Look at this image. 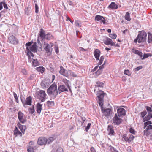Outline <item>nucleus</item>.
Wrapping results in <instances>:
<instances>
[{
  "label": "nucleus",
  "mask_w": 152,
  "mask_h": 152,
  "mask_svg": "<svg viewBox=\"0 0 152 152\" xmlns=\"http://www.w3.org/2000/svg\"><path fill=\"white\" fill-rule=\"evenodd\" d=\"M37 50V43L34 42L30 47H27L26 48L25 52L26 53L27 55L28 56L30 60V57H31V56L33 58L34 57V55L31 52H36Z\"/></svg>",
  "instance_id": "nucleus-1"
},
{
  "label": "nucleus",
  "mask_w": 152,
  "mask_h": 152,
  "mask_svg": "<svg viewBox=\"0 0 152 152\" xmlns=\"http://www.w3.org/2000/svg\"><path fill=\"white\" fill-rule=\"evenodd\" d=\"M47 92L48 95L54 98L58 95L57 86L55 84H52L47 89Z\"/></svg>",
  "instance_id": "nucleus-2"
},
{
  "label": "nucleus",
  "mask_w": 152,
  "mask_h": 152,
  "mask_svg": "<svg viewBox=\"0 0 152 152\" xmlns=\"http://www.w3.org/2000/svg\"><path fill=\"white\" fill-rule=\"evenodd\" d=\"M147 34L144 31H142L139 32L137 37L134 40L135 43H137L138 42L140 43L145 42L146 40Z\"/></svg>",
  "instance_id": "nucleus-3"
},
{
  "label": "nucleus",
  "mask_w": 152,
  "mask_h": 152,
  "mask_svg": "<svg viewBox=\"0 0 152 152\" xmlns=\"http://www.w3.org/2000/svg\"><path fill=\"white\" fill-rule=\"evenodd\" d=\"M53 45V43H50L48 44L47 43H45L44 45V50L48 56L51 55L53 50L52 47Z\"/></svg>",
  "instance_id": "nucleus-4"
},
{
  "label": "nucleus",
  "mask_w": 152,
  "mask_h": 152,
  "mask_svg": "<svg viewBox=\"0 0 152 152\" xmlns=\"http://www.w3.org/2000/svg\"><path fill=\"white\" fill-rule=\"evenodd\" d=\"M21 101L24 106L25 107V105H31L32 103V98L31 96H29L26 98L25 102H24L22 99L21 98Z\"/></svg>",
  "instance_id": "nucleus-5"
},
{
  "label": "nucleus",
  "mask_w": 152,
  "mask_h": 152,
  "mask_svg": "<svg viewBox=\"0 0 152 152\" xmlns=\"http://www.w3.org/2000/svg\"><path fill=\"white\" fill-rule=\"evenodd\" d=\"M18 118L20 121L23 124L26 121V119L24 117V114L21 111L18 112Z\"/></svg>",
  "instance_id": "nucleus-6"
},
{
  "label": "nucleus",
  "mask_w": 152,
  "mask_h": 152,
  "mask_svg": "<svg viewBox=\"0 0 152 152\" xmlns=\"http://www.w3.org/2000/svg\"><path fill=\"white\" fill-rule=\"evenodd\" d=\"M105 93L103 92L98 96L99 99L98 103L100 106H102L103 104V98Z\"/></svg>",
  "instance_id": "nucleus-7"
},
{
  "label": "nucleus",
  "mask_w": 152,
  "mask_h": 152,
  "mask_svg": "<svg viewBox=\"0 0 152 152\" xmlns=\"http://www.w3.org/2000/svg\"><path fill=\"white\" fill-rule=\"evenodd\" d=\"M37 143L38 144L41 145H45L47 143V139L45 137H40L38 139Z\"/></svg>",
  "instance_id": "nucleus-8"
},
{
  "label": "nucleus",
  "mask_w": 152,
  "mask_h": 152,
  "mask_svg": "<svg viewBox=\"0 0 152 152\" xmlns=\"http://www.w3.org/2000/svg\"><path fill=\"white\" fill-rule=\"evenodd\" d=\"M95 20L96 21L102 22L104 24L105 23V20L104 17L100 15H96L95 17Z\"/></svg>",
  "instance_id": "nucleus-9"
},
{
  "label": "nucleus",
  "mask_w": 152,
  "mask_h": 152,
  "mask_svg": "<svg viewBox=\"0 0 152 152\" xmlns=\"http://www.w3.org/2000/svg\"><path fill=\"white\" fill-rule=\"evenodd\" d=\"M101 110L104 115L105 116H108L110 115L111 110L109 108L104 109L102 106H100Z\"/></svg>",
  "instance_id": "nucleus-10"
},
{
  "label": "nucleus",
  "mask_w": 152,
  "mask_h": 152,
  "mask_svg": "<svg viewBox=\"0 0 152 152\" xmlns=\"http://www.w3.org/2000/svg\"><path fill=\"white\" fill-rule=\"evenodd\" d=\"M68 70H65L62 66H61L60 67V69L59 71L60 74L67 77L68 76Z\"/></svg>",
  "instance_id": "nucleus-11"
},
{
  "label": "nucleus",
  "mask_w": 152,
  "mask_h": 152,
  "mask_svg": "<svg viewBox=\"0 0 152 152\" xmlns=\"http://www.w3.org/2000/svg\"><path fill=\"white\" fill-rule=\"evenodd\" d=\"M113 121L114 124L118 125L122 122V120L119 118L117 115V114H116L115 116L113 118Z\"/></svg>",
  "instance_id": "nucleus-12"
},
{
  "label": "nucleus",
  "mask_w": 152,
  "mask_h": 152,
  "mask_svg": "<svg viewBox=\"0 0 152 152\" xmlns=\"http://www.w3.org/2000/svg\"><path fill=\"white\" fill-rule=\"evenodd\" d=\"M8 39L10 43L15 44L18 43V42L14 36L11 35L8 37Z\"/></svg>",
  "instance_id": "nucleus-13"
},
{
  "label": "nucleus",
  "mask_w": 152,
  "mask_h": 152,
  "mask_svg": "<svg viewBox=\"0 0 152 152\" xmlns=\"http://www.w3.org/2000/svg\"><path fill=\"white\" fill-rule=\"evenodd\" d=\"M67 88L64 85H60L58 87V89L59 93L64 91H68Z\"/></svg>",
  "instance_id": "nucleus-14"
},
{
  "label": "nucleus",
  "mask_w": 152,
  "mask_h": 152,
  "mask_svg": "<svg viewBox=\"0 0 152 152\" xmlns=\"http://www.w3.org/2000/svg\"><path fill=\"white\" fill-rule=\"evenodd\" d=\"M104 42L105 45H110L111 46H112L113 45H114V44L112 40L111 39L107 37L104 41Z\"/></svg>",
  "instance_id": "nucleus-15"
},
{
  "label": "nucleus",
  "mask_w": 152,
  "mask_h": 152,
  "mask_svg": "<svg viewBox=\"0 0 152 152\" xmlns=\"http://www.w3.org/2000/svg\"><path fill=\"white\" fill-rule=\"evenodd\" d=\"M32 57L31 56V57H30V60L29 59V61H32V66L34 67H35L39 65V63L37 59H33V58L31 59V57ZM28 59L29 58H28Z\"/></svg>",
  "instance_id": "nucleus-16"
},
{
  "label": "nucleus",
  "mask_w": 152,
  "mask_h": 152,
  "mask_svg": "<svg viewBox=\"0 0 152 152\" xmlns=\"http://www.w3.org/2000/svg\"><path fill=\"white\" fill-rule=\"evenodd\" d=\"M117 112L118 115L119 116L123 115H125L126 113L125 110L122 108L118 109L117 110Z\"/></svg>",
  "instance_id": "nucleus-17"
},
{
  "label": "nucleus",
  "mask_w": 152,
  "mask_h": 152,
  "mask_svg": "<svg viewBox=\"0 0 152 152\" xmlns=\"http://www.w3.org/2000/svg\"><path fill=\"white\" fill-rule=\"evenodd\" d=\"M118 6L114 2H112L111 4L109 5L108 8L111 9H116L118 8Z\"/></svg>",
  "instance_id": "nucleus-18"
},
{
  "label": "nucleus",
  "mask_w": 152,
  "mask_h": 152,
  "mask_svg": "<svg viewBox=\"0 0 152 152\" xmlns=\"http://www.w3.org/2000/svg\"><path fill=\"white\" fill-rule=\"evenodd\" d=\"M100 52V50L98 49H96L94 52V56L97 60H99Z\"/></svg>",
  "instance_id": "nucleus-19"
},
{
  "label": "nucleus",
  "mask_w": 152,
  "mask_h": 152,
  "mask_svg": "<svg viewBox=\"0 0 152 152\" xmlns=\"http://www.w3.org/2000/svg\"><path fill=\"white\" fill-rule=\"evenodd\" d=\"M107 130L109 134H110L111 135H114V131L113 129V127L112 126H108Z\"/></svg>",
  "instance_id": "nucleus-20"
},
{
  "label": "nucleus",
  "mask_w": 152,
  "mask_h": 152,
  "mask_svg": "<svg viewBox=\"0 0 152 152\" xmlns=\"http://www.w3.org/2000/svg\"><path fill=\"white\" fill-rule=\"evenodd\" d=\"M132 52L138 55L140 58L142 57V53L139 51L136 50L134 49H132Z\"/></svg>",
  "instance_id": "nucleus-21"
},
{
  "label": "nucleus",
  "mask_w": 152,
  "mask_h": 152,
  "mask_svg": "<svg viewBox=\"0 0 152 152\" xmlns=\"http://www.w3.org/2000/svg\"><path fill=\"white\" fill-rule=\"evenodd\" d=\"M105 63V61H104L103 65L99 66V70H98L96 72V75H99L101 73L102 71V69L104 67V65Z\"/></svg>",
  "instance_id": "nucleus-22"
},
{
  "label": "nucleus",
  "mask_w": 152,
  "mask_h": 152,
  "mask_svg": "<svg viewBox=\"0 0 152 152\" xmlns=\"http://www.w3.org/2000/svg\"><path fill=\"white\" fill-rule=\"evenodd\" d=\"M42 104L38 103L37 106V111L38 113H40L42 109Z\"/></svg>",
  "instance_id": "nucleus-23"
},
{
  "label": "nucleus",
  "mask_w": 152,
  "mask_h": 152,
  "mask_svg": "<svg viewBox=\"0 0 152 152\" xmlns=\"http://www.w3.org/2000/svg\"><path fill=\"white\" fill-rule=\"evenodd\" d=\"M63 81L64 83L65 84L66 86L69 89L70 91L71 92V90L69 84V81L66 79H63Z\"/></svg>",
  "instance_id": "nucleus-24"
},
{
  "label": "nucleus",
  "mask_w": 152,
  "mask_h": 152,
  "mask_svg": "<svg viewBox=\"0 0 152 152\" xmlns=\"http://www.w3.org/2000/svg\"><path fill=\"white\" fill-rule=\"evenodd\" d=\"M39 95L42 98H45L46 94L45 91L41 90L39 91Z\"/></svg>",
  "instance_id": "nucleus-25"
},
{
  "label": "nucleus",
  "mask_w": 152,
  "mask_h": 152,
  "mask_svg": "<svg viewBox=\"0 0 152 152\" xmlns=\"http://www.w3.org/2000/svg\"><path fill=\"white\" fill-rule=\"evenodd\" d=\"M40 37L42 39H45V35L44 33V32L42 29H41V31L39 34Z\"/></svg>",
  "instance_id": "nucleus-26"
},
{
  "label": "nucleus",
  "mask_w": 152,
  "mask_h": 152,
  "mask_svg": "<svg viewBox=\"0 0 152 152\" xmlns=\"http://www.w3.org/2000/svg\"><path fill=\"white\" fill-rule=\"evenodd\" d=\"M123 140L124 141H125L126 142H130V140H129V137L127 136L126 134H124L123 135Z\"/></svg>",
  "instance_id": "nucleus-27"
},
{
  "label": "nucleus",
  "mask_w": 152,
  "mask_h": 152,
  "mask_svg": "<svg viewBox=\"0 0 152 152\" xmlns=\"http://www.w3.org/2000/svg\"><path fill=\"white\" fill-rule=\"evenodd\" d=\"M148 42L149 43H152V34L150 33H148Z\"/></svg>",
  "instance_id": "nucleus-28"
},
{
  "label": "nucleus",
  "mask_w": 152,
  "mask_h": 152,
  "mask_svg": "<svg viewBox=\"0 0 152 152\" xmlns=\"http://www.w3.org/2000/svg\"><path fill=\"white\" fill-rule=\"evenodd\" d=\"M152 131L150 130L146 129L144 131V134L147 137L151 133Z\"/></svg>",
  "instance_id": "nucleus-29"
},
{
  "label": "nucleus",
  "mask_w": 152,
  "mask_h": 152,
  "mask_svg": "<svg viewBox=\"0 0 152 152\" xmlns=\"http://www.w3.org/2000/svg\"><path fill=\"white\" fill-rule=\"evenodd\" d=\"M14 134L16 136H17L18 135L21 136L22 133L19 130H18L17 128L16 127L14 130Z\"/></svg>",
  "instance_id": "nucleus-30"
},
{
  "label": "nucleus",
  "mask_w": 152,
  "mask_h": 152,
  "mask_svg": "<svg viewBox=\"0 0 152 152\" xmlns=\"http://www.w3.org/2000/svg\"><path fill=\"white\" fill-rule=\"evenodd\" d=\"M45 69L42 66H39L36 68V70L38 72L42 73L44 71Z\"/></svg>",
  "instance_id": "nucleus-31"
},
{
  "label": "nucleus",
  "mask_w": 152,
  "mask_h": 152,
  "mask_svg": "<svg viewBox=\"0 0 152 152\" xmlns=\"http://www.w3.org/2000/svg\"><path fill=\"white\" fill-rule=\"evenodd\" d=\"M68 76L69 75H70L73 77H76L77 76V74L75 73L74 72H72L70 70H68Z\"/></svg>",
  "instance_id": "nucleus-32"
},
{
  "label": "nucleus",
  "mask_w": 152,
  "mask_h": 152,
  "mask_svg": "<svg viewBox=\"0 0 152 152\" xmlns=\"http://www.w3.org/2000/svg\"><path fill=\"white\" fill-rule=\"evenodd\" d=\"M151 118V116L150 115V114H148L147 115L145 118H144L142 120L143 122H145L148 120H150Z\"/></svg>",
  "instance_id": "nucleus-33"
},
{
  "label": "nucleus",
  "mask_w": 152,
  "mask_h": 152,
  "mask_svg": "<svg viewBox=\"0 0 152 152\" xmlns=\"http://www.w3.org/2000/svg\"><path fill=\"white\" fill-rule=\"evenodd\" d=\"M81 118L82 120V122L80 121L79 120H78V121L79 122V123L78 124V123H77V125H79V126H82L83 125V123L86 120V118L84 117H81Z\"/></svg>",
  "instance_id": "nucleus-34"
},
{
  "label": "nucleus",
  "mask_w": 152,
  "mask_h": 152,
  "mask_svg": "<svg viewBox=\"0 0 152 152\" xmlns=\"http://www.w3.org/2000/svg\"><path fill=\"white\" fill-rule=\"evenodd\" d=\"M124 17L125 19L128 21H130L131 20V18L130 17V14L128 12L126 13Z\"/></svg>",
  "instance_id": "nucleus-35"
},
{
  "label": "nucleus",
  "mask_w": 152,
  "mask_h": 152,
  "mask_svg": "<svg viewBox=\"0 0 152 152\" xmlns=\"http://www.w3.org/2000/svg\"><path fill=\"white\" fill-rule=\"evenodd\" d=\"M47 104L49 107H51L54 105V102L53 101H48Z\"/></svg>",
  "instance_id": "nucleus-36"
},
{
  "label": "nucleus",
  "mask_w": 152,
  "mask_h": 152,
  "mask_svg": "<svg viewBox=\"0 0 152 152\" xmlns=\"http://www.w3.org/2000/svg\"><path fill=\"white\" fill-rule=\"evenodd\" d=\"M55 139V138L53 137H50L48 139H47V143L49 144L53 142Z\"/></svg>",
  "instance_id": "nucleus-37"
},
{
  "label": "nucleus",
  "mask_w": 152,
  "mask_h": 152,
  "mask_svg": "<svg viewBox=\"0 0 152 152\" xmlns=\"http://www.w3.org/2000/svg\"><path fill=\"white\" fill-rule=\"evenodd\" d=\"M96 86L97 87H103L104 86V83L100 81H98L96 83Z\"/></svg>",
  "instance_id": "nucleus-38"
},
{
  "label": "nucleus",
  "mask_w": 152,
  "mask_h": 152,
  "mask_svg": "<svg viewBox=\"0 0 152 152\" xmlns=\"http://www.w3.org/2000/svg\"><path fill=\"white\" fill-rule=\"evenodd\" d=\"M53 37L52 35L50 34H48L45 35V39L48 40H50L52 39Z\"/></svg>",
  "instance_id": "nucleus-39"
},
{
  "label": "nucleus",
  "mask_w": 152,
  "mask_h": 152,
  "mask_svg": "<svg viewBox=\"0 0 152 152\" xmlns=\"http://www.w3.org/2000/svg\"><path fill=\"white\" fill-rule=\"evenodd\" d=\"M75 25L78 27H81V23L80 21L78 20L75 21Z\"/></svg>",
  "instance_id": "nucleus-40"
},
{
  "label": "nucleus",
  "mask_w": 152,
  "mask_h": 152,
  "mask_svg": "<svg viewBox=\"0 0 152 152\" xmlns=\"http://www.w3.org/2000/svg\"><path fill=\"white\" fill-rule=\"evenodd\" d=\"M151 56V55L150 53H147V54L144 53V55H143V57L141 58H141V59L142 60H143L146 58H147L149 56Z\"/></svg>",
  "instance_id": "nucleus-41"
},
{
  "label": "nucleus",
  "mask_w": 152,
  "mask_h": 152,
  "mask_svg": "<svg viewBox=\"0 0 152 152\" xmlns=\"http://www.w3.org/2000/svg\"><path fill=\"white\" fill-rule=\"evenodd\" d=\"M104 59V58L103 56H101L100 58L99 61V63H98V64L99 65H100L102 64Z\"/></svg>",
  "instance_id": "nucleus-42"
},
{
  "label": "nucleus",
  "mask_w": 152,
  "mask_h": 152,
  "mask_svg": "<svg viewBox=\"0 0 152 152\" xmlns=\"http://www.w3.org/2000/svg\"><path fill=\"white\" fill-rule=\"evenodd\" d=\"M147 112L146 111H144L141 112L140 113V117L142 118H143L147 114Z\"/></svg>",
  "instance_id": "nucleus-43"
},
{
  "label": "nucleus",
  "mask_w": 152,
  "mask_h": 152,
  "mask_svg": "<svg viewBox=\"0 0 152 152\" xmlns=\"http://www.w3.org/2000/svg\"><path fill=\"white\" fill-rule=\"evenodd\" d=\"M109 37L113 39H115L116 38L117 35L115 34H111L109 35Z\"/></svg>",
  "instance_id": "nucleus-44"
},
{
  "label": "nucleus",
  "mask_w": 152,
  "mask_h": 152,
  "mask_svg": "<svg viewBox=\"0 0 152 152\" xmlns=\"http://www.w3.org/2000/svg\"><path fill=\"white\" fill-rule=\"evenodd\" d=\"M35 111L34 106H33L29 109V112L31 114H33Z\"/></svg>",
  "instance_id": "nucleus-45"
},
{
  "label": "nucleus",
  "mask_w": 152,
  "mask_h": 152,
  "mask_svg": "<svg viewBox=\"0 0 152 152\" xmlns=\"http://www.w3.org/2000/svg\"><path fill=\"white\" fill-rule=\"evenodd\" d=\"M146 109L148 112V113L150 114L152 112L151 108L149 107L146 106L145 107Z\"/></svg>",
  "instance_id": "nucleus-46"
},
{
  "label": "nucleus",
  "mask_w": 152,
  "mask_h": 152,
  "mask_svg": "<svg viewBox=\"0 0 152 152\" xmlns=\"http://www.w3.org/2000/svg\"><path fill=\"white\" fill-rule=\"evenodd\" d=\"M13 95L14 97V98L15 99V101L17 103H18L19 101H18V98L17 94L15 92H13Z\"/></svg>",
  "instance_id": "nucleus-47"
},
{
  "label": "nucleus",
  "mask_w": 152,
  "mask_h": 152,
  "mask_svg": "<svg viewBox=\"0 0 152 152\" xmlns=\"http://www.w3.org/2000/svg\"><path fill=\"white\" fill-rule=\"evenodd\" d=\"M124 74H126L128 76H130L131 75V73L128 70H126L124 71Z\"/></svg>",
  "instance_id": "nucleus-48"
},
{
  "label": "nucleus",
  "mask_w": 152,
  "mask_h": 152,
  "mask_svg": "<svg viewBox=\"0 0 152 152\" xmlns=\"http://www.w3.org/2000/svg\"><path fill=\"white\" fill-rule=\"evenodd\" d=\"M152 124L151 122V121H148L144 123L145 124V127H145L147 126V125H150Z\"/></svg>",
  "instance_id": "nucleus-49"
},
{
  "label": "nucleus",
  "mask_w": 152,
  "mask_h": 152,
  "mask_svg": "<svg viewBox=\"0 0 152 152\" xmlns=\"http://www.w3.org/2000/svg\"><path fill=\"white\" fill-rule=\"evenodd\" d=\"M28 152H34V149L31 147H29L28 149Z\"/></svg>",
  "instance_id": "nucleus-50"
},
{
  "label": "nucleus",
  "mask_w": 152,
  "mask_h": 152,
  "mask_svg": "<svg viewBox=\"0 0 152 152\" xmlns=\"http://www.w3.org/2000/svg\"><path fill=\"white\" fill-rule=\"evenodd\" d=\"M91 126V123H89L87 125V126L85 129V130L86 132H88L90 128V127Z\"/></svg>",
  "instance_id": "nucleus-51"
},
{
  "label": "nucleus",
  "mask_w": 152,
  "mask_h": 152,
  "mask_svg": "<svg viewBox=\"0 0 152 152\" xmlns=\"http://www.w3.org/2000/svg\"><path fill=\"white\" fill-rule=\"evenodd\" d=\"M35 12L37 13H38L39 11L38 6L37 5V3H35Z\"/></svg>",
  "instance_id": "nucleus-52"
},
{
  "label": "nucleus",
  "mask_w": 152,
  "mask_h": 152,
  "mask_svg": "<svg viewBox=\"0 0 152 152\" xmlns=\"http://www.w3.org/2000/svg\"><path fill=\"white\" fill-rule=\"evenodd\" d=\"M56 152H63V150L61 148H59L56 151Z\"/></svg>",
  "instance_id": "nucleus-53"
},
{
  "label": "nucleus",
  "mask_w": 152,
  "mask_h": 152,
  "mask_svg": "<svg viewBox=\"0 0 152 152\" xmlns=\"http://www.w3.org/2000/svg\"><path fill=\"white\" fill-rule=\"evenodd\" d=\"M134 138V136L133 135H132V134H130V135L129 137V140H130V142L132 140H133Z\"/></svg>",
  "instance_id": "nucleus-54"
},
{
  "label": "nucleus",
  "mask_w": 152,
  "mask_h": 152,
  "mask_svg": "<svg viewBox=\"0 0 152 152\" xmlns=\"http://www.w3.org/2000/svg\"><path fill=\"white\" fill-rule=\"evenodd\" d=\"M32 44L31 42H29L26 43L25 45L26 47H28L29 46H31V45Z\"/></svg>",
  "instance_id": "nucleus-55"
},
{
  "label": "nucleus",
  "mask_w": 152,
  "mask_h": 152,
  "mask_svg": "<svg viewBox=\"0 0 152 152\" xmlns=\"http://www.w3.org/2000/svg\"><path fill=\"white\" fill-rule=\"evenodd\" d=\"M129 132L131 133L134 134V131L132 128H130L129 129Z\"/></svg>",
  "instance_id": "nucleus-56"
},
{
  "label": "nucleus",
  "mask_w": 152,
  "mask_h": 152,
  "mask_svg": "<svg viewBox=\"0 0 152 152\" xmlns=\"http://www.w3.org/2000/svg\"><path fill=\"white\" fill-rule=\"evenodd\" d=\"M24 74V75H26L27 74V71L25 69H22L21 71Z\"/></svg>",
  "instance_id": "nucleus-57"
},
{
  "label": "nucleus",
  "mask_w": 152,
  "mask_h": 152,
  "mask_svg": "<svg viewBox=\"0 0 152 152\" xmlns=\"http://www.w3.org/2000/svg\"><path fill=\"white\" fill-rule=\"evenodd\" d=\"M146 129H148V130H151L152 129V125H149L148 126L147 128H146Z\"/></svg>",
  "instance_id": "nucleus-58"
},
{
  "label": "nucleus",
  "mask_w": 152,
  "mask_h": 152,
  "mask_svg": "<svg viewBox=\"0 0 152 152\" xmlns=\"http://www.w3.org/2000/svg\"><path fill=\"white\" fill-rule=\"evenodd\" d=\"M55 52L56 53H58L59 52V50L57 46H56L55 47Z\"/></svg>",
  "instance_id": "nucleus-59"
},
{
  "label": "nucleus",
  "mask_w": 152,
  "mask_h": 152,
  "mask_svg": "<svg viewBox=\"0 0 152 152\" xmlns=\"http://www.w3.org/2000/svg\"><path fill=\"white\" fill-rule=\"evenodd\" d=\"M35 77V75L34 74H32L30 76V79L31 80H32Z\"/></svg>",
  "instance_id": "nucleus-60"
},
{
  "label": "nucleus",
  "mask_w": 152,
  "mask_h": 152,
  "mask_svg": "<svg viewBox=\"0 0 152 152\" xmlns=\"http://www.w3.org/2000/svg\"><path fill=\"white\" fill-rule=\"evenodd\" d=\"M142 68V66H139L138 67H137L136 68V70L137 71H138L139 70L141 69Z\"/></svg>",
  "instance_id": "nucleus-61"
},
{
  "label": "nucleus",
  "mask_w": 152,
  "mask_h": 152,
  "mask_svg": "<svg viewBox=\"0 0 152 152\" xmlns=\"http://www.w3.org/2000/svg\"><path fill=\"white\" fill-rule=\"evenodd\" d=\"M3 6H4V8L6 9H8V7L7 5V4L5 3H3Z\"/></svg>",
  "instance_id": "nucleus-62"
},
{
  "label": "nucleus",
  "mask_w": 152,
  "mask_h": 152,
  "mask_svg": "<svg viewBox=\"0 0 152 152\" xmlns=\"http://www.w3.org/2000/svg\"><path fill=\"white\" fill-rule=\"evenodd\" d=\"M91 152H95V150L93 147H91Z\"/></svg>",
  "instance_id": "nucleus-63"
},
{
  "label": "nucleus",
  "mask_w": 152,
  "mask_h": 152,
  "mask_svg": "<svg viewBox=\"0 0 152 152\" xmlns=\"http://www.w3.org/2000/svg\"><path fill=\"white\" fill-rule=\"evenodd\" d=\"M114 44V45H113V46H115L116 47H119V45L118 44H115V43L113 42Z\"/></svg>",
  "instance_id": "nucleus-64"
}]
</instances>
